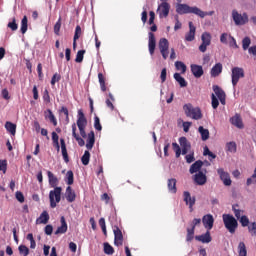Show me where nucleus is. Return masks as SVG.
<instances>
[{
    "label": "nucleus",
    "instance_id": "f257e3e1",
    "mask_svg": "<svg viewBox=\"0 0 256 256\" xmlns=\"http://www.w3.org/2000/svg\"><path fill=\"white\" fill-rule=\"evenodd\" d=\"M47 175H48L50 187L54 188L53 190H51L49 192L50 207L52 209H55V207H57V203H61V193L63 191V188L58 186L59 179L56 178V176L53 174V172L48 171Z\"/></svg>",
    "mask_w": 256,
    "mask_h": 256
},
{
    "label": "nucleus",
    "instance_id": "f03ea898",
    "mask_svg": "<svg viewBox=\"0 0 256 256\" xmlns=\"http://www.w3.org/2000/svg\"><path fill=\"white\" fill-rule=\"evenodd\" d=\"M176 12L179 15H185L187 13H193L194 15H198V17H201V19L207 17V15H213V12L207 13L203 12L198 7H191L187 4H178L176 7Z\"/></svg>",
    "mask_w": 256,
    "mask_h": 256
},
{
    "label": "nucleus",
    "instance_id": "7ed1b4c3",
    "mask_svg": "<svg viewBox=\"0 0 256 256\" xmlns=\"http://www.w3.org/2000/svg\"><path fill=\"white\" fill-rule=\"evenodd\" d=\"M183 110L186 117H190V119H194L195 121L203 119V113L201 112V108L199 107H193L192 104H185L183 106Z\"/></svg>",
    "mask_w": 256,
    "mask_h": 256
},
{
    "label": "nucleus",
    "instance_id": "20e7f679",
    "mask_svg": "<svg viewBox=\"0 0 256 256\" xmlns=\"http://www.w3.org/2000/svg\"><path fill=\"white\" fill-rule=\"evenodd\" d=\"M222 219L227 231L233 235V233L237 231V227H239L237 219H235V217H233L231 214H223Z\"/></svg>",
    "mask_w": 256,
    "mask_h": 256
},
{
    "label": "nucleus",
    "instance_id": "39448f33",
    "mask_svg": "<svg viewBox=\"0 0 256 256\" xmlns=\"http://www.w3.org/2000/svg\"><path fill=\"white\" fill-rule=\"evenodd\" d=\"M77 127L80 131V135L83 139L87 138V132H85V129L87 127V118L85 117V114L83 113V110L78 111V119H77Z\"/></svg>",
    "mask_w": 256,
    "mask_h": 256
},
{
    "label": "nucleus",
    "instance_id": "423d86ee",
    "mask_svg": "<svg viewBox=\"0 0 256 256\" xmlns=\"http://www.w3.org/2000/svg\"><path fill=\"white\" fill-rule=\"evenodd\" d=\"M232 85L233 87H237V83H239V79H243L245 77V70L243 68L234 67L232 68Z\"/></svg>",
    "mask_w": 256,
    "mask_h": 256
},
{
    "label": "nucleus",
    "instance_id": "0eeeda50",
    "mask_svg": "<svg viewBox=\"0 0 256 256\" xmlns=\"http://www.w3.org/2000/svg\"><path fill=\"white\" fill-rule=\"evenodd\" d=\"M232 19L235 25H245V23L249 21V16H247V13H244L243 15H241L237 10H233Z\"/></svg>",
    "mask_w": 256,
    "mask_h": 256
},
{
    "label": "nucleus",
    "instance_id": "6e6552de",
    "mask_svg": "<svg viewBox=\"0 0 256 256\" xmlns=\"http://www.w3.org/2000/svg\"><path fill=\"white\" fill-rule=\"evenodd\" d=\"M211 33L209 32H204L201 35V45L199 46V51L201 53H205V51H207V47H209V45H211Z\"/></svg>",
    "mask_w": 256,
    "mask_h": 256
},
{
    "label": "nucleus",
    "instance_id": "1a4fd4ad",
    "mask_svg": "<svg viewBox=\"0 0 256 256\" xmlns=\"http://www.w3.org/2000/svg\"><path fill=\"white\" fill-rule=\"evenodd\" d=\"M169 11H171V5L168 2H162L157 9L160 19H166V17H169Z\"/></svg>",
    "mask_w": 256,
    "mask_h": 256
},
{
    "label": "nucleus",
    "instance_id": "9d476101",
    "mask_svg": "<svg viewBox=\"0 0 256 256\" xmlns=\"http://www.w3.org/2000/svg\"><path fill=\"white\" fill-rule=\"evenodd\" d=\"M217 173L221 181L223 182V185H225L226 187H231L233 181L231 180V175H229V172L225 171V169L223 168H218Z\"/></svg>",
    "mask_w": 256,
    "mask_h": 256
},
{
    "label": "nucleus",
    "instance_id": "9b49d317",
    "mask_svg": "<svg viewBox=\"0 0 256 256\" xmlns=\"http://www.w3.org/2000/svg\"><path fill=\"white\" fill-rule=\"evenodd\" d=\"M158 47L163 59H167L169 57V40L166 38H161L159 40Z\"/></svg>",
    "mask_w": 256,
    "mask_h": 256
},
{
    "label": "nucleus",
    "instance_id": "f8f14e48",
    "mask_svg": "<svg viewBox=\"0 0 256 256\" xmlns=\"http://www.w3.org/2000/svg\"><path fill=\"white\" fill-rule=\"evenodd\" d=\"M113 232H114V245H116V247H121V245H123V232L121 231L120 228H118V226H114Z\"/></svg>",
    "mask_w": 256,
    "mask_h": 256
},
{
    "label": "nucleus",
    "instance_id": "ddd939ff",
    "mask_svg": "<svg viewBox=\"0 0 256 256\" xmlns=\"http://www.w3.org/2000/svg\"><path fill=\"white\" fill-rule=\"evenodd\" d=\"M148 49L150 55H155V48L157 47V40L155 39V34L153 32L148 33Z\"/></svg>",
    "mask_w": 256,
    "mask_h": 256
},
{
    "label": "nucleus",
    "instance_id": "4468645a",
    "mask_svg": "<svg viewBox=\"0 0 256 256\" xmlns=\"http://www.w3.org/2000/svg\"><path fill=\"white\" fill-rule=\"evenodd\" d=\"M184 202L189 206L190 213H193V206L195 205L196 198L195 196L191 197V193L189 191L183 192Z\"/></svg>",
    "mask_w": 256,
    "mask_h": 256
},
{
    "label": "nucleus",
    "instance_id": "2eb2a0df",
    "mask_svg": "<svg viewBox=\"0 0 256 256\" xmlns=\"http://www.w3.org/2000/svg\"><path fill=\"white\" fill-rule=\"evenodd\" d=\"M202 223L205 229H207V231H210L211 229H213V224L215 223V219L213 218V215L206 214L202 218Z\"/></svg>",
    "mask_w": 256,
    "mask_h": 256
},
{
    "label": "nucleus",
    "instance_id": "dca6fc26",
    "mask_svg": "<svg viewBox=\"0 0 256 256\" xmlns=\"http://www.w3.org/2000/svg\"><path fill=\"white\" fill-rule=\"evenodd\" d=\"M213 91H214L215 95L218 97L221 105H225V101H226V97H227V95L225 94V91L218 85L213 86Z\"/></svg>",
    "mask_w": 256,
    "mask_h": 256
},
{
    "label": "nucleus",
    "instance_id": "f3484780",
    "mask_svg": "<svg viewBox=\"0 0 256 256\" xmlns=\"http://www.w3.org/2000/svg\"><path fill=\"white\" fill-rule=\"evenodd\" d=\"M180 147L182 148V155H187L191 149V143L186 137L179 138Z\"/></svg>",
    "mask_w": 256,
    "mask_h": 256
},
{
    "label": "nucleus",
    "instance_id": "a211bd4d",
    "mask_svg": "<svg viewBox=\"0 0 256 256\" xmlns=\"http://www.w3.org/2000/svg\"><path fill=\"white\" fill-rule=\"evenodd\" d=\"M191 73L196 77V79H200V77H203V66L197 65V64H192L190 65Z\"/></svg>",
    "mask_w": 256,
    "mask_h": 256
},
{
    "label": "nucleus",
    "instance_id": "6ab92c4d",
    "mask_svg": "<svg viewBox=\"0 0 256 256\" xmlns=\"http://www.w3.org/2000/svg\"><path fill=\"white\" fill-rule=\"evenodd\" d=\"M72 137H74V139L77 141L79 147H84L85 140H83V138L77 134V124L75 123L72 124Z\"/></svg>",
    "mask_w": 256,
    "mask_h": 256
},
{
    "label": "nucleus",
    "instance_id": "aec40b11",
    "mask_svg": "<svg viewBox=\"0 0 256 256\" xmlns=\"http://www.w3.org/2000/svg\"><path fill=\"white\" fill-rule=\"evenodd\" d=\"M61 226L57 228V230L54 232L55 235H63L67 231V221L65 220V216H62L60 218Z\"/></svg>",
    "mask_w": 256,
    "mask_h": 256
},
{
    "label": "nucleus",
    "instance_id": "412c9836",
    "mask_svg": "<svg viewBox=\"0 0 256 256\" xmlns=\"http://www.w3.org/2000/svg\"><path fill=\"white\" fill-rule=\"evenodd\" d=\"M86 137V148L88 149V151H91V149H93V147L95 146V132L90 131Z\"/></svg>",
    "mask_w": 256,
    "mask_h": 256
},
{
    "label": "nucleus",
    "instance_id": "4be33fe9",
    "mask_svg": "<svg viewBox=\"0 0 256 256\" xmlns=\"http://www.w3.org/2000/svg\"><path fill=\"white\" fill-rule=\"evenodd\" d=\"M65 197L68 203H73V201L77 199V194H75V191L73 190V188H71V186H68L66 188Z\"/></svg>",
    "mask_w": 256,
    "mask_h": 256
},
{
    "label": "nucleus",
    "instance_id": "5701e85b",
    "mask_svg": "<svg viewBox=\"0 0 256 256\" xmlns=\"http://www.w3.org/2000/svg\"><path fill=\"white\" fill-rule=\"evenodd\" d=\"M195 239L196 241H200V243H211V232L207 230L205 234L195 236Z\"/></svg>",
    "mask_w": 256,
    "mask_h": 256
},
{
    "label": "nucleus",
    "instance_id": "b1692460",
    "mask_svg": "<svg viewBox=\"0 0 256 256\" xmlns=\"http://www.w3.org/2000/svg\"><path fill=\"white\" fill-rule=\"evenodd\" d=\"M221 73H223V64L221 63H216L211 71H210V75L211 77H219L221 75Z\"/></svg>",
    "mask_w": 256,
    "mask_h": 256
},
{
    "label": "nucleus",
    "instance_id": "393cba45",
    "mask_svg": "<svg viewBox=\"0 0 256 256\" xmlns=\"http://www.w3.org/2000/svg\"><path fill=\"white\" fill-rule=\"evenodd\" d=\"M49 213L47 211H43L40 214V217L36 219L37 225H47L49 223Z\"/></svg>",
    "mask_w": 256,
    "mask_h": 256
},
{
    "label": "nucleus",
    "instance_id": "a878e982",
    "mask_svg": "<svg viewBox=\"0 0 256 256\" xmlns=\"http://www.w3.org/2000/svg\"><path fill=\"white\" fill-rule=\"evenodd\" d=\"M60 147H61L63 160L66 163H69V154L67 153V144L65 143V139L63 138L60 139Z\"/></svg>",
    "mask_w": 256,
    "mask_h": 256
},
{
    "label": "nucleus",
    "instance_id": "bb28decb",
    "mask_svg": "<svg viewBox=\"0 0 256 256\" xmlns=\"http://www.w3.org/2000/svg\"><path fill=\"white\" fill-rule=\"evenodd\" d=\"M194 181L197 185H205V183H207V176L199 171L195 174Z\"/></svg>",
    "mask_w": 256,
    "mask_h": 256
},
{
    "label": "nucleus",
    "instance_id": "cd10ccee",
    "mask_svg": "<svg viewBox=\"0 0 256 256\" xmlns=\"http://www.w3.org/2000/svg\"><path fill=\"white\" fill-rule=\"evenodd\" d=\"M230 123L234 125V127H237L238 129H243V120L241 119V116L239 114H236L230 119Z\"/></svg>",
    "mask_w": 256,
    "mask_h": 256
},
{
    "label": "nucleus",
    "instance_id": "c85d7f7f",
    "mask_svg": "<svg viewBox=\"0 0 256 256\" xmlns=\"http://www.w3.org/2000/svg\"><path fill=\"white\" fill-rule=\"evenodd\" d=\"M195 31L193 22H189V32L185 35V41H195Z\"/></svg>",
    "mask_w": 256,
    "mask_h": 256
},
{
    "label": "nucleus",
    "instance_id": "c756f323",
    "mask_svg": "<svg viewBox=\"0 0 256 256\" xmlns=\"http://www.w3.org/2000/svg\"><path fill=\"white\" fill-rule=\"evenodd\" d=\"M167 187L170 193H173V194L177 193V179L175 178L168 179Z\"/></svg>",
    "mask_w": 256,
    "mask_h": 256
},
{
    "label": "nucleus",
    "instance_id": "7c9ffc66",
    "mask_svg": "<svg viewBox=\"0 0 256 256\" xmlns=\"http://www.w3.org/2000/svg\"><path fill=\"white\" fill-rule=\"evenodd\" d=\"M45 118L49 119L50 123L53 124L54 127H57V118H55V114L51 109L45 111Z\"/></svg>",
    "mask_w": 256,
    "mask_h": 256
},
{
    "label": "nucleus",
    "instance_id": "2f4dec72",
    "mask_svg": "<svg viewBox=\"0 0 256 256\" xmlns=\"http://www.w3.org/2000/svg\"><path fill=\"white\" fill-rule=\"evenodd\" d=\"M201 167H203V161L201 160H197L195 163H193L191 166H190V173L191 175H193V173H197Z\"/></svg>",
    "mask_w": 256,
    "mask_h": 256
},
{
    "label": "nucleus",
    "instance_id": "473e14b6",
    "mask_svg": "<svg viewBox=\"0 0 256 256\" xmlns=\"http://www.w3.org/2000/svg\"><path fill=\"white\" fill-rule=\"evenodd\" d=\"M6 131L8 133L12 134L15 136V133H17V125L13 124V122H6L5 124Z\"/></svg>",
    "mask_w": 256,
    "mask_h": 256
},
{
    "label": "nucleus",
    "instance_id": "72a5a7b5",
    "mask_svg": "<svg viewBox=\"0 0 256 256\" xmlns=\"http://www.w3.org/2000/svg\"><path fill=\"white\" fill-rule=\"evenodd\" d=\"M29 20L27 19V16H24L21 20V28L20 31L22 35H25L27 33V29L29 27Z\"/></svg>",
    "mask_w": 256,
    "mask_h": 256
},
{
    "label": "nucleus",
    "instance_id": "f704fd0d",
    "mask_svg": "<svg viewBox=\"0 0 256 256\" xmlns=\"http://www.w3.org/2000/svg\"><path fill=\"white\" fill-rule=\"evenodd\" d=\"M198 131L201 135L202 141H207V139H209V129H205L203 126H199Z\"/></svg>",
    "mask_w": 256,
    "mask_h": 256
},
{
    "label": "nucleus",
    "instance_id": "c9c22d12",
    "mask_svg": "<svg viewBox=\"0 0 256 256\" xmlns=\"http://www.w3.org/2000/svg\"><path fill=\"white\" fill-rule=\"evenodd\" d=\"M75 181V176L73 174L72 170L67 171L66 176H65V183H67V185H73Z\"/></svg>",
    "mask_w": 256,
    "mask_h": 256
},
{
    "label": "nucleus",
    "instance_id": "e433bc0d",
    "mask_svg": "<svg viewBox=\"0 0 256 256\" xmlns=\"http://www.w3.org/2000/svg\"><path fill=\"white\" fill-rule=\"evenodd\" d=\"M174 79L179 83L180 87H187V81L179 73L174 74Z\"/></svg>",
    "mask_w": 256,
    "mask_h": 256
},
{
    "label": "nucleus",
    "instance_id": "4c0bfd02",
    "mask_svg": "<svg viewBox=\"0 0 256 256\" xmlns=\"http://www.w3.org/2000/svg\"><path fill=\"white\" fill-rule=\"evenodd\" d=\"M238 256H247V246L245 242H240L238 245Z\"/></svg>",
    "mask_w": 256,
    "mask_h": 256
},
{
    "label": "nucleus",
    "instance_id": "58836bf2",
    "mask_svg": "<svg viewBox=\"0 0 256 256\" xmlns=\"http://www.w3.org/2000/svg\"><path fill=\"white\" fill-rule=\"evenodd\" d=\"M175 67L177 71H181L182 74H185L187 72V65L181 61H176L175 62Z\"/></svg>",
    "mask_w": 256,
    "mask_h": 256
},
{
    "label": "nucleus",
    "instance_id": "ea45409f",
    "mask_svg": "<svg viewBox=\"0 0 256 256\" xmlns=\"http://www.w3.org/2000/svg\"><path fill=\"white\" fill-rule=\"evenodd\" d=\"M194 238H195V228L194 227L187 228L186 241L190 243V241H193Z\"/></svg>",
    "mask_w": 256,
    "mask_h": 256
},
{
    "label": "nucleus",
    "instance_id": "a19ab883",
    "mask_svg": "<svg viewBox=\"0 0 256 256\" xmlns=\"http://www.w3.org/2000/svg\"><path fill=\"white\" fill-rule=\"evenodd\" d=\"M90 160H91V153L89 152V150H86L83 156L81 157L82 164L89 165Z\"/></svg>",
    "mask_w": 256,
    "mask_h": 256
},
{
    "label": "nucleus",
    "instance_id": "79ce46f5",
    "mask_svg": "<svg viewBox=\"0 0 256 256\" xmlns=\"http://www.w3.org/2000/svg\"><path fill=\"white\" fill-rule=\"evenodd\" d=\"M226 150L229 151V153H237V143L228 142L226 144Z\"/></svg>",
    "mask_w": 256,
    "mask_h": 256
},
{
    "label": "nucleus",
    "instance_id": "37998d69",
    "mask_svg": "<svg viewBox=\"0 0 256 256\" xmlns=\"http://www.w3.org/2000/svg\"><path fill=\"white\" fill-rule=\"evenodd\" d=\"M104 253L106 255H113V253H115V249L109 243H104Z\"/></svg>",
    "mask_w": 256,
    "mask_h": 256
},
{
    "label": "nucleus",
    "instance_id": "c03bdc74",
    "mask_svg": "<svg viewBox=\"0 0 256 256\" xmlns=\"http://www.w3.org/2000/svg\"><path fill=\"white\" fill-rule=\"evenodd\" d=\"M85 50H79L76 54L75 62L76 63H83V58L85 56Z\"/></svg>",
    "mask_w": 256,
    "mask_h": 256
},
{
    "label": "nucleus",
    "instance_id": "a18cd8bd",
    "mask_svg": "<svg viewBox=\"0 0 256 256\" xmlns=\"http://www.w3.org/2000/svg\"><path fill=\"white\" fill-rule=\"evenodd\" d=\"M248 232L250 233L251 237H256V222H251L248 225Z\"/></svg>",
    "mask_w": 256,
    "mask_h": 256
},
{
    "label": "nucleus",
    "instance_id": "49530a36",
    "mask_svg": "<svg viewBox=\"0 0 256 256\" xmlns=\"http://www.w3.org/2000/svg\"><path fill=\"white\" fill-rule=\"evenodd\" d=\"M239 205L238 204H235L232 206V211L234 212V215L236 217V219H240L241 217V214L243 213V210L241 209H238Z\"/></svg>",
    "mask_w": 256,
    "mask_h": 256
},
{
    "label": "nucleus",
    "instance_id": "de8ad7c7",
    "mask_svg": "<svg viewBox=\"0 0 256 256\" xmlns=\"http://www.w3.org/2000/svg\"><path fill=\"white\" fill-rule=\"evenodd\" d=\"M251 45V38L249 37H245L242 40V49L244 51H247V49H249V46Z\"/></svg>",
    "mask_w": 256,
    "mask_h": 256
},
{
    "label": "nucleus",
    "instance_id": "09e8293b",
    "mask_svg": "<svg viewBox=\"0 0 256 256\" xmlns=\"http://www.w3.org/2000/svg\"><path fill=\"white\" fill-rule=\"evenodd\" d=\"M238 221H240L242 227H249V217L246 215L241 216Z\"/></svg>",
    "mask_w": 256,
    "mask_h": 256
},
{
    "label": "nucleus",
    "instance_id": "8fccbe9b",
    "mask_svg": "<svg viewBox=\"0 0 256 256\" xmlns=\"http://www.w3.org/2000/svg\"><path fill=\"white\" fill-rule=\"evenodd\" d=\"M94 129H96V131H102L103 129V126H101V120L98 116L94 117Z\"/></svg>",
    "mask_w": 256,
    "mask_h": 256
},
{
    "label": "nucleus",
    "instance_id": "3c124183",
    "mask_svg": "<svg viewBox=\"0 0 256 256\" xmlns=\"http://www.w3.org/2000/svg\"><path fill=\"white\" fill-rule=\"evenodd\" d=\"M7 27L11 29V31H17V29H19V25H17V20L13 18L12 22H9Z\"/></svg>",
    "mask_w": 256,
    "mask_h": 256
},
{
    "label": "nucleus",
    "instance_id": "603ef678",
    "mask_svg": "<svg viewBox=\"0 0 256 256\" xmlns=\"http://www.w3.org/2000/svg\"><path fill=\"white\" fill-rule=\"evenodd\" d=\"M18 251L23 256L29 255V248L23 244L18 247Z\"/></svg>",
    "mask_w": 256,
    "mask_h": 256
},
{
    "label": "nucleus",
    "instance_id": "864d4df0",
    "mask_svg": "<svg viewBox=\"0 0 256 256\" xmlns=\"http://www.w3.org/2000/svg\"><path fill=\"white\" fill-rule=\"evenodd\" d=\"M60 31H61V17H59L58 21L54 25L55 35H59Z\"/></svg>",
    "mask_w": 256,
    "mask_h": 256
},
{
    "label": "nucleus",
    "instance_id": "5fc2aeb1",
    "mask_svg": "<svg viewBox=\"0 0 256 256\" xmlns=\"http://www.w3.org/2000/svg\"><path fill=\"white\" fill-rule=\"evenodd\" d=\"M43 101L46 104L51 103V96L49 95V90L45 89L43 93Z\"/></svg>",
    "mask_w": 256,
    "mask_h": 256
},
{
    "label": "nucleus",
    "instance_id": "6e6d98bb",
    "mask_svg": "<svg viewBox=\"0 0 256 256\" xmlns=\"http://www.w3.org/2000/svg\"><path fill=\"white\" fill-rule=\"evenodd\" d=\"M60 81H61V74L55 73V74L52 76L51 85H55V83H59Z\"/></svg>",
    "mask_w": 256,
    "mask_h": 256
},
{
    "label": "nucleus",
    "instance_id": "4d7b16f0",
    "mask_svg": "<svg viewBox=\"0 0 256 256\" xmlns=\"http://www.w3.org/2000/svg\"><path fill=\"white\" fill-rule=\"evenodd\" d=\"M211 99H212V107L214 109H217V107H219V99H217V96H215V94L211 95Z\"/></svg>",
    "mask_w": 256,
    "mask_h": 256
},
{
    "label": "nucleus",
    "instance_id": "13d9d810",
    "mask_svg": "<svg viewBox=\"0 0 256 256\" xmlns=\"http://www.w3.org/2000/svg\"><path fill=\"white\" fill-rule=\"evenodd\" d=\"M81 26L77 25L75 28V34H74V40L77 41L79 39V37H81Z\"/></svg>",
    "mask_w": 256,
    "mask_h": 256
},
{
    "label": "nucleus",
    "instance_id": "bf43d9fd",
    "mask_svg": "<svg viewBox=\"0 0 256 256\" xmlns=\"http://www.w3.org/2000/svg\"><path fill=\"white\" fill-rule=\"evenodd\" d=\"M229 45L230 47H234L235 49H239V46L237 45V40L231 35H229Z\"/></svg>",
    "mask_w": 256,
    "mask_h": 256
},
{
    "label": "nucleus",
    "instance_id": "052dcab7",
    "mask_svg": "<svg viewBox=\"0 0 256 256\" xmlns=\"http://www.w3.org/2000/svg\"><path fill=\"white\" fill-rule=\"evenodd\" d=\"M16 199L19 201V203H25V196L21 191L16 192Z\"/></svg>",
    "mask_w": 256,
    "mask_h": 256
},
{
    "label": "nucleus",
    "instance_id": "680f3d73",
    "mask_svg": "<svg viewBox=\"0 0 256 256\" xmlns=\"http://www.w3.org/2000/svg\"><path fill=\"white\" fill-rule=\"evenodd\" d=\"M175 26H174V31H179L181 27H183V24L179 21V16L175 17Z\"/></svg>",
    "mask_w": 256,
    "mask_h": 256
},
{
    "label": "nucleus",
    "instance_id": "e2e57ef3",
    "mask_svg": "<svg viewBox=\"0 0 256 256\" xmlns=\"http://www.w3.org/2000/svg\"><path fill=\"white\" fill-rule=\"evenodd\" d=\"M229 39V34L222 33L220 36V43H223L224 45H227V40Z\"/></svg>",
    "mask_w": 256,
    "mask_h": 256
},
{
    "label": "nucleus",
    "instance_id": "0e129e2a",
    "mask_svg": "<svg viewBox=\"0 0 256 256\" xmlns=\"http://www.w3.org/2000/svg\"><path fill=\"white\" fill-rule=\"evenodd\" d=\"M0 171L7 172V160H0Z\"/></svg>",
    "mask_w": 256,
    "mask_h": 256
},
{
    "label": "nucleus",
    "instance_id": "69168bd1",
    "mask_svg": "<svg viewBox=\"0 0 256 256\" xmlns=\"http://www.w3.org/2000/svg\"><path fill=\"white\" fill-rule=\"evenodd\" d=\"M44 233L46 235H53V226L51 224H48L45 226Z\"/></svg>",
    "mask_w": 256,
    "mask_h": 256
},
{
    "label": "nucleus",
    "instance_id": "338daca9",
    "mask_svg": "<svg viewBox=\"0 0 256 256\" xmlns=\"http://www.w3.org/2000/svg\"><path fill=\"white\" fill-rule=\"evenodd\" d=\"M186 163H193L195 161V153H191L185 156Z\"/></svg>",
    "mask_w": 256,
    "mask_h": 256
},
{
    "label": "nucleus",
    "instance_id": "774afa93",
    "mask_svg": "<svg viewBox=\"0 0 256 256\" xmlns=\"http://www.w3.org/2000/svg\"><path fill=\"white\" fill-rule=\"evenodd\" d=\"M32 93H33V99L37 101V99H39V90L37 89V85L33 86Z\"/></svg>",
    "mask_w": 256,
    "mask_h": 256
}]
</instances>
